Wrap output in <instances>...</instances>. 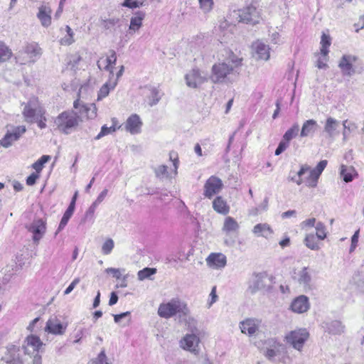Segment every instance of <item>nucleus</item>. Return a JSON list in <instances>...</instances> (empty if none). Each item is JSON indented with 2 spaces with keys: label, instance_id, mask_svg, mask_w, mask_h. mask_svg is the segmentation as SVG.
Instances as JSON below:
<instances>
[{
  "label": "nucleus",
  "instance_id": "obj_1",
  "mask_svg": "<svg viewBox=\"0 0 364 364\" xmlns=\"http://www.w3.org/2000/svg\"><path fill=\"white\" fill-rule=\"evenodd\" d=\"M242 59L232 52L223 61L215 63L211 69L210 80L213 83L232 82L239 75Z\"/></svg>",
  "mask_w": 364,
  "mask_h": 364
},
{
  "label": "nucleus",
  "instance_id": "obj_2",
  "mask_svg": "<svg viewBox=\"0 0 364 364\" xmlns=\"http://www.w3.org/2000/svg\"><path fill=\"white\" fill-rule=\"evenodd\" d=\"M82 121L80 115L73 110H65L60 113L54 119L56 129L63 134H70Z\"/></svg>",
  "mask_w": 364,
  "mask_h": 364
},
{
  "label": "nucleus",
  "instance_id": "obj_3",
  "mask_svg": "<svg viewBox=\"0 0 364 364\" xmlns=\"http://www.w3.org/2000/svg\"><path fill=\"white\" fill-rule=\"evenodd\" d=\"M189 312L188 304L177 297L160 304L157 311L161 318L166 319L171 318L177 314L181 318L182 315H187Z\"/></svg>",
  "mask_w": 364,
  "mask_h": 364
},
{
  "label": "nucleus",
  "instance_id": "obj_4",
  "mask_svg": "<svg viewBox=\"0 0 364 364\" xmlns=\"http://www.w3.org/2000/svg\"><path fill=\"white\" fill-rule=\"evenodd\" d=\"M22 105L23 106L22 114L25 121L28 123H34L35 119L46 114V109L38 97H31L26 103L23 102Z\"/></svg>",
  "mask_w": 364,
  "mask_h": 364
},
{
  "label": "nucleus",
  "instance_id": "obj_5",
  "mask_svg": "<svg viewBox=\"0 0 364 364\" xmlns=\"http://www.w3.org/2000/svg\"><path fill=\"white\" fill-rule=\"evenodd\" d=\"M42 55V50L38 43L32 42L26 44L23 48L20 50L16 57L17 60L21 64L33 63Z\"/></svg>",
  "mask_w": 364,
  "mask_h": 364
},
{
  "label": "nucleus",
  "instance_id": "obj_6",
  "mask_svg": "<svg viewBox=\"0 0 364 364\" xmlns=\"http://www.w3.org/2000/svg\"><path fill=\"white\" fill-rule=\"evenodd\" d=\"M200 335L186 333L179 341V346L184 350L188 351L195 355L200 353Z\"/></svg>",
  "mask_w": 364,
  "mask_h": 364
},
{
  "label": "nucleus",
  "instance_id": "obj_7",
  "mask_svg": "<svg viewBox=\"0 0 364 364\" xmlns=\"http://www.w3.org/2000/svg\"><path fill=\"white\" fill-rule=\"evenodd\" d=\"M233 16H236L238 21L246 23L255 24L259 22V12L255 6L250 5L242 9L233 11Z\"/></svg>",
  "mask_w": 364,
  "mask_h": 364
},
{
  "label": "nucleus",
  "instance_id": "obj_8",
  "mask_svg": "<svg viewBox=\"0 0 364 364\" xmlns=\"http://www.w3.org/2000/svg\"><path fill=\"white\" fill-rule=\"evenodd\" d=\"M309 336V332L306 328H299L290 331L285 336V339L294 348L301 350Z\"/></svg>",
  "mask_w": 364,
  "mask_h": 364
},
{
  "label": "nucleus",
  "instance_id": "obj_9",
  "mask_svg": "<svg viewBox=\"0 0 364 364\" xmlns=\"http://www.w3.org/2000/svg\"><path fill=\"white\" fill-rule=\"evenodd\" d=\"M67 324L62 323L57 317H50L46 323L44 332L47 333L46 336V341H48V334L55 336H61L65 333Z\"/></svg>",
  "mask_w": 364,
  "mask_h": 364
},
{
  "label": "nucleus",
  "instance_id": "obj_10",
  "mask_svg": "<svg viewBox=\"0 0 364 364\" xmlns=\"http://www.w3.org/2000/svg\"><path fill=\"white\" fill-rule=\"evenodd\" d=\"M223 187V181L215 176H211L205 183L203 196L209 199L219 193Z\"/></svg>",
  "mask_w": 364,
  "mask_h": 364
},
{
  "label": "nucleus",
  "instance_id": "obj_11",
  "mask_svg": "<svg viewBox=\"0 0 364 364\" xmlns=\"http://www.w3.org/2000/svg\"><path fill=\"white\" fill-rule=\"evenodd\" d=\"M186 84L188 87L198 88L208 80L207 76L199 69L193 68L185 75Z\"/></svg>",
  "mask_w": 364,
  "mask_h": 364
},
{
  "label": "nucleus",
  "instance_id": "obj_12",
  "mask_svg": "<svg viewBox=\"0 0 364 364\" xmlns=\"http://www.w3.org/2000/svg\"><path fill=\"white\" fill-rule=\"evenodd\" d=\"M25 126H17L9 129L4 136L0 140V145L4 148L10 147L13 143L20 139L26 132Z\"/></svg>",
  "mask_w": 364,
  "mask_h": 364
},
{
  "label": "nucleus",
  "instance_id": "obj_13",
  "mask_svg": "<svg viewBox=\"0 0 364 364\" xmlns=\"http://www.w3.org/2000/svg\"><path fill=\"white\" fill-rule=\"evenodd\" d=\"M43 346H44V343L39 336L31 334L26 338L23 345V348L26 354L34 355L38 354L40 352Z\"/></svg>",
  "mask_w": 364,
  "mask_h": 364
},
{
  "label": "nucleus",
  "instance_id": "obj_14",
  "mask_svg": "<svg viewBox=\"0 0 364 364\" xmlns=\"http://www.w3.org/2000/svg\"><path fill=\"white\" fill-rule=\"evenodd\" d=\"M269 278L267 273L261 272L253 274L249 282L248 289L251 293H255L257 291L265 289L269 286Z\"/></svg>",
  "mask_w": 364,
  "mask_h": 364
},
{
  "label": "nucleus",
  "instance_id": "obj_15",
  "mask_svg": "<svg viewBox=\"0 0 364 364\" xmlns=\"http://www.w3.org/2000/svg\"><path fill=\"white\" fill-rule=\"evenodd\" d=\"M357 60V57L353 55H343L338 63V68L341 69L343 76L351 77L355 73L353 64Z\"/></svg>",
  "mask_w": 364,
  "mask_h": 364
},
{
  "label": "nucleus",
  "instance_id": "obj_16",
  "mask_svg": "<svg viewBox=\"0 0 364 364\" xmlns=\"http://www.w3.org/2000/svg\"><path fill=\"white\" fill-rule=\"evenodd\" d=\"M328 164L327 160H321L317 166L309 171V176L306 180V185L309 188H315L317 186L318 180L326 167Z\"/></svg>",
  "mask_w": 364,
  "mask_h": 364
},
{
  "label": "nucleus",
  "instance_id": "obj_17",
  "mask_svg": "<svg viewBox=\"0 0 364 364\" xmlns=\"http://www.w3.org/2000/svg\"><path fill=\"white\" fill-rule=\"evenodd\" d=\"M46 230V223L43 219L34 220L28 227V231L33 234V242L38 244Z\"/></svg>",
  "mask_w": 364,
  "mask_h": 364
},
{
  "label": "nucleus",
  "instance_id": "obj_18",
  "mask_svg": "<svg viewBox=\"0 0 364 364\" xmlns=\"http://www.w3.org/2000/svg\"><path fill=\"white\" fill-rule=\"evenodd\" d=\"M261 323L259 319L248 318L240 322V328L242 333L252 336L259 330Z\"/></svg>",
  "mask_w": 364,
  "mask_h": 364
},
{
  "label": "nucleus",
  "instance_id": "obj_19",
  "mask_svg": "<svg viewBox=\"0 0 364 364\" xmlns=\"http://www.w3.org/2000/svg\"><path fill=\"white\" fill-rule=\"evenodd\" d=\"M267 344L269 348H267L264 355L269 360H274L276 356L285 352V347L274 338L268 339Z\"/></svg>",
  "mask_w": 364,
  "mask_h": 364
},
{
  "label": "nucleus",
  "instance_id": "obj_20",
  "mask_svg": "<svg viewBox=\"0 0 364 364\" xmlns=\"http://www.w3.org/2000/svg\"><path fill=\"white\" fill-rule=\"evenodd\" d=\"M293 279L304 287H309L311 282V271L308 267H302L295 269L292 276Z\"/></svg>",
  "mask_w": 364,
  "mask_h": 364
},
{
  "label": "nucleus",
  "instance_id": "obj_21",
  "mask_svg": "<svg viewBox=\"0 0 364 364\" xmlns=\"http://www.w3.org/2000/svg\"><path fill=\"white\" fill-rule=\"evenodd\" d=\"M291 310L296 314L306 312L310 308L309 298L305 295H300L296 297L291 304Z\"/></svg>",
  "mask_w": 364,
  "mask_h": 364
},
{
  "label": "nucleus",
  "instance_id": "obj_22",
  "mask_svg": "<svg viewBox=\"0 0 364 364\" xmlns=\"http://www.w3.org/2000/svg\"><path fill=\"white\" fill-rule=\"evenodd\" d=\"M73 107L75 109L79 110V115L81 116L85 113L87 119H92L97 117V108L95 104L92 103L89 105H85L84 104H81L79 100H76L74 101Z\"/></svg>",
  "mask_w": 364,
  "mask_h": 364
},
{
  "label": "nucleus",
  "instance_id": "obj_23",
  "mask_svg": "<svg viewBox=\"0 0 364 364\" xmlns=\"http://www.w3.org/2000/svg\"><path fill=\"white\" fill-rule=\"evenodd\" d=\"M51 8L48 4H42L38 7L37 18L42 26L48 28L51 24Z\"/></svg>",
  "mask_w": 364,
  "mask_h": 364
},
{
  "label": "nucleus",
  "instance_id": "obj_24",
  "mask_svg": "<svg viewBox=\"0 0 364 364\" xmlns=\"http://www.w3.org/2000/svg\"><path fill=\"white\" fill-rule=\"evenodd\" d=\"M142 122L136 114H133L127 119L124 128L132 134H139L141 132Z\"/></svg>",
  "mask_w": 364,
  "mask_h": 364
},
{
  "label": "nucleus",
  "instance_id": "obj_25",
  "mask_svg": "<svg viewBox=\"0 0 364 364\" xmlns=\"http://www.w3.org/2000/svg\"><path fill=\"white\" fill-rule=\"evenodd\" d=\"M181 318L184 323L186 329L188 331L187 333L200 335L201 332L198 327V321L196 318L192 316L190 313L187 315H182Z\"/></svg>",
  "mask_w": 364,
  "mask_h": 364
},
{
  "label": "nucleus",
  "instance_id": "obj_26",
  "mask_svg": "<svg viewBox=\"0 0 364 364\" xmlns=\"http://www.w3.org/2000/svg\"><path fill=\"white\" fill-rule=\"evenodd\" d=\"M18 351V348L15 346L8 347L6 353L2 358V360L6 362V364H23Z\"/></svg>",
  "mask_w": 364,
  "mask_h": 364
},
{
  "label": "nucleus",
  "instance_id": "obj_27",
  "mask_svg": "<svg viewBox=\"0 0 364 364\" xmlns=\"http://www.w3.org/2000/svg\"><path fill=\"white\" fill-rule=\"evenodd\" d=\"M208 266L214 268H223L226 265L227 259L223 253H211L206 259Z\"/></svg>",
  "mask_w": 364,
  "mask_h": 364
},
{
  "label": "nucleus",
  "instance_id": "obj_28",
  "mask_svg": "<svg viewBox=\"0 0 364 364\" xmlns=\"http://www.w3.org/2000/svg\"><path fill=\"white\" fill-rule=\"evenodd\" d=\"M338 125L339 121L331 117H329L326 120V123L323 127V132L328 138L334 139L336 136L338 134V132H337Z\"/></svg>",
  "mask_w": 364,
  "mask_h": 364
},
{
  "label": "nucleus",
  "instance_id": "obj_29",
  "mask_svg": "<svg viewBox=\"0 0 364 364\" xmlns=\"http://www.w3.org/2000/svg\"><path fill=\"white\" fill-rule=\"evenodd\" d=\"M318 127V124L317 122L314 119H308L306 120L302 125L300 136L301 137H308L313 136L314 133L317 131Z\"/></svg>",
  "mask_w": 364,
  "mask_h": 364
},
{
  "label": "nucleus",
  "instance_id": "obj_30",
  "mask_svg": "<svg viewBox=\"0 0 364 364\" xmlns=\"http://www.w3.org/2000/svg\"><path fill=\"white\" fill-rule=\"evenodd\" d=\"M240 229V225L237 221L231 216H228L225 218L223 225L222 227V232L226 235L232 233H236Z\"/></svg>",
  "mask_w": 364,
  "mask_h": 364
},
{
  "label": "nucleus",
  "instance_id": "obj_31",
  "mask_svg": "<svg viewBox=\"0 0 364 364\" xmlns=\"http://www.w3.org/2000/svg\"><path fill=\"white\" fill-rule=\"evenodd\" d=\"M255 50L254 57L258 60H267L269 58V48L262 42H256L253 44Z\"/></svg>",
  "mask_w": 364,
  "mask_h": 364
},
{
  "label": "nucleus",
  "instance_id": "obj_32",
  "mask_svg": "<svg viewBox=\"0 0 364 364\" xmlns=\"http://www.w3.org/2000/svg\"><path fill=\"white\" fill-rule=\"evenodd\" d=\"M213 208L216 213L223 215H228L230 212V206L222 196H217L213 200Z\"/></svg>",
  "mask_w": 364,
  "mask_h": 364
},
{
  "label": "nucleus",
  "instance_id": "obj_33",
  "mask_svg": "<svg viewBox=\"0 0 364 364\" xmlns=\"http://www.w3.org/2000/svg\"><path fill=\"white\" fill-rule=\"evenodd\" d=\"M145 18V13L141 11H139L134 14L130 19V24L129 26V31L130 33L136 32L140 29L142 26V21Z\"/></svg>",
  "mask_w": 364,
  "mask_h": 364
},
{
  "label": "nucleus",
  "instance_id": "obj_34",
  "mask_svg": "<svg viewBox=\"0 0 364 364\" xmlns=\"http://www.w3.org/2000/svg\"><path fill=\"white\" fill-rule=\"evenodd\" d=\"M117 86V80H114L113 77L109 76V80L100 89L97 94V101L102 100L106 97L109 92Z\"/></svg>",
  "mask_w": 364,
  "mask_h": 364
},
{
  "label": "nucleus",
  "instance_id": "obj_35",
  "mask_svg": "<svg viewBox=\"0 0 364 364\" xmlns=\"http://www.w3.org/2000/svg\"><path fill=\"white\" fill-rule=\"evenodd\" d=\"M253 233L257 237H269L273 233V230L267 223L257 224L253 230Z\"/></svg>",
  "mask_w": 364,
  "mask_h": 364
},
{
  "label": "nucleus",
  "instance_id": "obj_36",
  "mask_svg": "<svg viewBox=\"0 0 364 364\" xmlns=\"http://www.w3.org/2000/svg\"><path fill=\"white\" fill-rule=\"evenodd\" d=\"M74 210H75V208L73 207V203H70L61 218V220L60 222V224L58 225V228L55 232V235H57L59 232H60L62 230L64 229V228L68 224L70 218L73 215Z\"/></svg>",
  "mask_w": 364,
  "mask_h": 364
},
{
  "label": "nucleus",
  "instance_id": "obj_37",
  "mask_svg": "<svg viewBox=\"0 0 364 364\" xmlns=\"http://www.w3.org/2000/svg\"><path fill=\"white\" fill-rule=\"evenodd\" d=\"M340 173L343 177V181L346 183L352 181L354 176L357 175L356 171L353 166H347L345 165H341Z\"/></svg>",
  "mask_w": 364,
  "mask_h": 364
},
{
  "label": "nucleus",
  "instance_id": "obj_38",
  "mask_svg": "<svg viewBox=\"0 0 364 364\" xmlns=\"http://www.w3.org/2000/svg\"><path fill=\"white\" fill-rule=\"evenodd\" d=\"M112 125L111 127H108L107 125H103L101 127V130L100 133L95 137V140H99L101 138L104 137L105 136H107L109 134L114 132L117 129L120 127V126L118 127H117V120L115 118H113L112 119Z\"/></svg>",
  "mask_w": 364,
  "mask_h": 364
},
{
  "label": "nucleus",
  "instance_id": "obj_39",
  "mask_svg": "<svg viewBox=\"0 0 364 364\" xmlns=\"http://www.w3.org/2000/svg\"><path fill=\"white\" fill-rule=\"evenodd\" d=\"M321 55H328L329 53V47L331 44V39L328 35L323 33L321 38Z\"/></svg>",
  "mask_w": 364,
  "mask_h": 364
},
{
  "label": "nucleus",
  "instance_id": "obj_40",
  "mask_svg": "<svg viewBox=\"0 0 364 364\" xmlns=\"http://www.w3.org/2000/svg\"><path fill=\"white\" fill-rule=\"evenodd\" d=\"M328 331L332 334H340L343 332L344 326L339 321H332L326 324Z\"/></svg>",
  "mask_w": 364,
  "mask_h": 364
},
{
  "label": "nucleus",
  "instance_id": "obj_41",
  "mask_svg": "<svg viewBox=\"0 0 364 364\" xmlns=\"http://www.w3.org/2000/svg\"><path fill=\"white\" fill-rule=\"evenodd\" d=\"M299 131V125L297 123L293 124L292 127L289 128L284 134V140L289 142L298 135Z\"/></svg>",
  "mask_w": 364,
  "mask_h": 364
},
{
  "label": "nucleus",
  "instance_id": "obj_42",
  "mask_svg": "<svg viewBox=\"0 0 364 364\" xmlns=\"http://www.w3.org/2000/svg\"><path fill=\"white\" fill-rule=\"evenodd\" d=\"M316 238L317 237L315 236L314 234L306 235L304 239V243L306 246L312 250H318L319 246L318 245Z\"/></svg>",
  "mask_w": 364,
  "mask_h": 364
},
{
  "label": "nucleus",
  "instance_id": "obj_43",
  "mask_svg": "<svg viewBox=\"0 0 364 364\" xmlns=\"http://www.w3.org/2000/svg\"><path fill=\"white\" fill-rule=\"evenodd\" d=\"M154 171L157 178H164L172 177L171 173L168 171V167L166 165H159L154 168Z\"/></svg>",
  "mask_w": 364,
  "mask_h": 364
},
{
  "label": "nucleus",
  "instance_id": "obj_44",
  "mask_svg": "<svg viewBox=\"0 0 364 364\" xmlns=\"http://www.w3.org/2000/svg\"><path fill=\"white\" fill-rule=\"evenodd\" d=\"M129 9H136L146 5V0H124L121 4Z\"/></svg>",
  "mask_w": 364,
  "mask_h": 364
},
{
  "label": "nucleus",
  "instance_id": "obj_45",
  "mask_svg": "<svg viewBox=\"0 0 364 364\" xmlns=\"http://www.w3.org/2000/svg\"><path fill=\"white\" fill-rule=\"evenodd\" d=\"M156 269L155 268L145 267L139 270L137 273L138 279L143 281L149 278L151 275L156 274Z\"/></svg>",
  "mask_w": 364,
  "mask_h": 364
},
{
  "label": "nucleus",
  "instance_id": "obj_46",
  "mask_svg": "<svg viewBox=\"0 0 364 364\" xmlns=\"http://www.w3.org/2000/svg\"><path fill=\"white\" fill-rule=\"evenodd\" d=\"M150 91V95H149V105L152 107L155 105H156L160 99H161V95L159 93V91L158 90V89L155 88V87H152L149 90Z\"/></svg>",
  "mask_w": 364,
  "mask_h": 364
},
{
  "label": "nucleus",
  "instance_id": "obj_47",
  "mask_svg": "<svg viewBox=\"0 0 364 364\" xmlns=\"http://www.w3.org/2000/svg\"><path fill=\"white\" fill-rule=\"evenodd\" d=\"M11 54V50L3 42L0 41V62L9 60Z\"/></svg>",
  "mask_w": 364,
  "mask_h": 364
},
{
  "label": "nucleus",
  "instance_id": "obj_48",
  "mask_svg": "<svg viewBox=\"0 0 364 364\" xmlns=\"http://www.w3.org/2000/svg\"><path fill=\"white\" fill-rule=\"evenodd\" d=\"M50 159V156L43 155L32 165V167L36 170L37 173H40L42 171L44 164H46Z\"/></svg>",
  "mask_w": 364,
  "mask_h": 364
},
{
  "label": "nucleus",
  "instance_id": "obj_49",
  "mask_svg": "<svg viewBox=\"0 0 364 364\" xmlns=\"http://www.w3.org/2000/svg\"><path fill=\"white\" fill-rule=\"evenodd\" d=\"M343 139L346 141L348 139V134L352 132L353 129H356V125L355 123L350 122L348 123V120H344L343 122Z\"/></svg>",
  "mask_w": 364,
  "mask_h": 364
},
{
  "label": "nucleus",
  "instance_id": "obj_50",
  "mask_svg": "<svg viewBox=\"0 0 364 364\" xmlns=\"http://www.w3.org/2000/svg\"><path fill=\"white\" fill-rule=\"evenodd\" d=\"M97 67L100 70H105L109 71V75L111 77H114V70L112 69L110 70V66L108 64L107 58H101L97 63Z\"/></svg>",
  "mask_w": 364,
  "mask_h": 364
},
{
  "label": "nucleus",
  "instance_id": "obj_51",
  "mask_svg": "<svg viewBox=\"0 0 364 364\" xmlns=\"http://www.w3.org/2000/svg\"><path fill=\"white\" fill-rule=\"evenodd\" d=\"M199 6L200 9L204 13H208L210 12L214 5L213 0H198Z\"/></svg>",
  "mask_w": 364,
  "mask_h": 364
},
{
  "label": "nucleus",
  "instance_id": "obj_52",
  "mask_svg": "<svg viewBox=\"0 0 364 364\" xmlns=\"http://www.w3.org/2000/svg\"><path fill=\"white\" fill-rule=\"evenodd\" d=\"M315 228L316 230V236L317 238L319 240H324L326 237L325 225L322 223L318 222L316 223Z\"/></svg>",
  "mask_w": 364,
  "mask_h": 364
},
{
  "label": "nucleus",
  "instance_id": "obj_53",
  "mask_svg": "<svg viewBox=\"0 0 364 364\" xmlns=\"http://www.w3.org/2000/svg\"><path fill=\"white\" fill-rule=\"evenodd\" d=\"M114 244L112 239H107L102 246V252L104 255H109L114 248Z\"/></svg>",
  "mask_w": 364,
  "mask_h": 364
},
{
  "label": "nucleus",
  "instance_id": "obj_54",
  "mask_svg": "<svg viewBox=\"0 0 364 364\" xmlns=\"http://www.w3.org/2000/svg\"><path fill=\"white\" fill-rule=\"evenodd\" d=\"M328 60V55H321L316 62V66L319 69H326L328 68V65L326 64L327 61Z\"/></svg>",
  "mask_w": 364,
  "mask_h": 364
},
{
  "label": "nucleus",
  "instance_id": "obj_55",
  "mask_svg": "<svg viewBox=\"0 0 364 364\" xmlns=\"http://www.w3.org/2000/svg\"><path fill=\"white\" fill-rule=\"evenodd\" d=\"M93 364H109L105 350H102L93 361Z\"/></svg>",
  "mask_w": 364,
  "mask_h": 364
},
{
  "label": "nucleus",
  "instance_id": "obj_56",
  "mask_svg": "<svg viewBox=\"0 0 364 364\" xmlns=\"http://www.w3.org/2000/svg\"><path fill=\"white\" fill-rule=\"evenodd\" d=\"M359 237V230H356L353 235L351 237V245L350 247V252H352L355 250V247L358 245Z\"/></svg>",
  "mask_w": 364,
  "mask_h": 364
},
{
  "label": "nucleus",
  "instance_id": "obj_57",
  "mask_svg": "<svg viewBox=\"0 0 364 364\" xmlns=\"http://www.w3.org/2000/svg\"><path fill=\"white\" fill-rule=\"evenodd\" d=\"M210 299L208 301V306L210 308L214 303L216 302L218 299V296L216 294V287H213L210 293Z\"/></svg>",
  "mask_w": 364,
  "mask_h": 364
},
{
  "label": "nucleus",
  "instance_id": "obj_58",
  "mask_svg": "<svg viewBox=\"0 0 364 364\" xmlns=\"http://www.w3.org/2000/svg\"><path fill=\"white\" fill-rule=\"evenodd\" d=\"M80 278L77 277L69 284L64 291L65 295H68L75 289V287L80 283Z\"/></svg>",
  "mask_w": 364,
  "mask_h": 364
},
{
  "label": "nucleus",
  "instance_id": "obj_59",
  "mask_svg": "<svg viewBox=\"0 0 364 364\" xmlns=\"http://www.w3.org/2000/svg\"><path fill=\"white\" fill-rule=\"evenodd\" d=\"M288 143L287 141H280L277 148L275 150V155L276 156H279L280 155L288 146Z\"/></svg>",
  "mask_w": 364,
  "mask_h": 364
},
{
  "label": "nucleus",
  "instance_id": "obj_60",
  "mask_svg": "<svg viewBox=\"0 0 364 364\" xmlns=\"http://www.w3.org/2000/svg\"><path fill=\"white\" fill-rule=\"evenodd\" d=\"M111 53H112L111 55L106 58H107L109 65L110 66V70L111 69L113 70V66L116 64L117 55H116V53L114 50H112Z\"/></svg>",
  "mask_w": 364,
  "mask_h": 364
},
{
  "label": "nucleus",
  "instance_id": "obj_61",
  "mask_svg": "<svg viewBox=\"0 0 364 364\" xmlns=\"http://www.w3.org/2000/svg\"><path fill=\"white\" fill-rule=\"evenodd\" d=\"M39 175L38 173H31L26 179V184L28 186H33L36 183V180L38 178Z\"/></svg>",
  "mask_w": 364,
  "mask_h": 364
},
{
  "label": "nucleus",
  "instance_id": "obj_62",
  "mask_svg": "<svg viewBox=\"0 0 364 364\" xmlns=\"http://www.w3.org/2000/svg\"><path fill=\"white\" fill-rule=\"evenodd\" d=\"M40 321V318L39 317H37L36 318H34L33 320H32L29 325L27 327V330L29 331L30 332H37V331L36 330V327L38 326V323Z\"/></svg>",
  "mask_w": 364,
  "mask_h": 364
},
{
  "label": "nucleus",
  "instance_id": "obj_63",
  "mask_svg": "<svg viewBox=\"0 0 364 364\" xmlns=\"http://www.w3.org/2000/svg\"><path fill=\"white\" fill-rule=\"evenodd\" d=\"M315 223H316V219L315 218H309V219H307L304 221H303L301 223V227L302 229H304L307 227H314L315 225Z\"/></svg>",
  "mask_w": 364,
  "mask_h": 364
},
{
  "label": "nucleus",
  "instance_id": "obj_64",
  "mask_svg": "<svg viewBox=\"0 0 364 364\" xmlns=\"http://www.w3.org/2000/svg\"><path fill=\"white\" fill-rule=\"evenodd\" d=\"M74 42V38H72L68 36H65V37L62 38L60 41V44L64 46H70L73 44Z\"/></svg>",
  "mask_w": 364,
  "mask_h": 364
}]
</instances>
